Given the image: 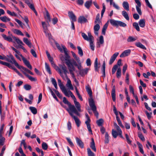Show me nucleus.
I'll return each mask as SVG.
<instances>
[{
	"mask_svg": "<svg viewBox=\"0 0 156 156\" xmlns=\"http://www.w3.org/2000/svg\"><path fill=\"white\" fill-rule=\"evenodd\" d=\"M63 49L65 55V63L68 68H75V67L77 68H81L82 67L80 62L77 63L73 58L70 59V56L67 53V50L65 46L62 45Z\"/></svg>",
	"mask_w": 156,
	"mask_h": 156,
	"instance_id": "obj_1",
	"label": "nucleus"
},
{
	"mask_svg": "<svg viewBox=\"0 0 156 156\" xmlns=\"http://www.w3.org/2000/svg\"><path fill=\"white\" fill-rule=\"evenodd\" d=\"M111 24L116 27H118L119 26L122 27H125L126 26V24L120 21L116 20L114 19H111L109 20Z\"/></svg>",
	"mask_w": 156,
	"mask_h": 156,
	"instance_id": "obj_2",
	"label": "nucleus"
},
{
	"mask_svg": "<svg viewBox=\"0 0 156 156\" xmlns=\"http://www.w3.org/2000/svg\"><path fill=\"white\" fill-rule=\"evenodd\" d=\"M89 104L91 110L94 114L97 117V118H98V113L97 111L96 106L95 105L94 101L92 98H91L89 100Z\"/></svg>",
	"mask_w": 156,
	"mask_h": 156,
	"instance_id": "obj_3",
	"label": "nucleus"
},
{
	"mask_svg": "<svg viewBox=\"0 0 156 156\" xmlns=\"http://www.w3.org/2000/svg\"><path fill=\"white\" fill-rule=\"evenodd\" d=\"M58 86L60 87V88L62 92L65 95L69 97L68 91L66 89V87L63 85V84L62 83L61 81L60 80L58 79Z\"/></svg>",
	"mask_w": 156,
	"mask_h": 156,
	"instance_id": "obj_4",
	"label": "nucleus"
},
{
	"mask_svg": "<svg viewBox=\"0 0 156 156\" xmlns=\"http://www.w3.org/2000/svg\"><path fill=\"white\" fill-rule=\"evenodd\" d=\"M88 37L84 33L82 32L81 35L83 38L85 40L87 41H91V40H94V37L91 35L90 32H88L87 33Z\"/></svg>",
	"mask_w": 156,
	"mask_h": 156,
	"instance_id": "obj_5",
	"label": "nucleus"
},
{
	"mask_svg": "<svg viewBox=\"0 0 156 156\" xmlns=\"http://www.w3.org/2000/svg\"><path fill=\"white\" fill-rule=\"evenodd\" d=\"M66 110L68 112L70 115L71 113L73 115H74L73 113H74L77 115L78 116L80 115V113L78 112L74 105L70 107V109H67Z\"/></svg>",
	"mask_w": 156,
	"mask_h": 156,
	"instance_id": "obj_6",
	"label": "nucleus"
},
{
	"mask_svg": "<svg viewBox=\"0 0 156 156\" xmlns=\"http://www.w3.org/2000/svg\"><path fill=\"white\" fill-rule=\"evenodd\" d=\"M7 56L8 58L11 59L12 60V62L13 63H14L15 66L17 68H25L23 66H20L19 65V64L17 63V62L14 59L13 56L11 54H10L9 55H7Z\"/></svg>",
	"mask_w": 156,
	"mask_h": 156,
	"instance_id": "obj_7",
	"label": "nucleus"
},
{
	"mask_svg": "<svg viewBox=\"0 0 156 156\" xmlns=\"http://www.w3.org/2000/svg\"><path fill=\"white\" fill-rule=\"evenodd\" d=\"M139 0H135V1L137 5L136 6V10L139 14L141 15L142 14V12L140 7L141 5V3Z\"/></svg>",
	"mask_w": 156,
	"mask_h": 156,
	"instance_id": "obj_8",
	"label": "nucleus"
},
{
	"mask_svg": "<svg viewBox=\"0 0 156 156\" xmlns=\"http://www.w3.org/2000/svg\"><path fill=\"white\" fill-rule=\"evenodd\" d=\"M68 16L70 19L72 20L71 21H76V17L72 11H69L68 12Z\"/></svg>",
	"mask_w": 156,
	"mask_h": 156,
	"instance_id": "obj_9",
	"label": "nucleus"
},
{
	"mask_svg": "<svg viewBox=\"0 0 156 156\" xmlns=\"http://www.w3.org/2000/svg\"><path fill=\"white\" fill-rule=\"evenodd\" d=\"M119 54V52H115L113 55H112L110 58L109 62V65H111L112 64V63L115 61L116 57Z\"/></svg>",
	"mask_w": 156,
	"mask_h": 156,
	"instance_id": "obj_10",
	"label": "nucleus"
},
{
	"mask_svg": "<svg viewBox=\"0 0 156 156\" xmlns=\"http://www.w3.org/2000/svg\"><path fill=\"white\" fill-rule=\"evenodd\" d=\"M78 22L81 24L88 22L87 19L83 16H80L78 19Z\"/></svg>",
	"mask_w": 156,
	"mask_h": 156,
	"instance_id": "obj_11",
	"label": "nucleus"
},
{
	"mask_svg": "<svg viewBox=\"0 0 156 156\" xmlns=\"http://www.w3.org/2000/svg\"><path fill=\"white\" fill-rule=\"evenodd\" d=\"M22 60L25 65L28 68H32V66L31 65L30 62L28 61L26 58L23 57L21 55Z\"/></svg>",
	"mask_w": 156,
	"mask_h": 156,
	"instance_id": "obj_12",
	"label": "nucleus"
},
{
	"mask_svg": "<svg viewBox=\"0 0 156 156\" xmlns=\"http://www.w3.org/2000/svg\"><path fill=\"white\" fill-rule=\"evenodd\" d=\"M131 50L130 49H127L125 50L120 55L121 58H123L129 55L130 53Z\"/></svg>",
	"mask_w": 156,
	"mask_h": 156,
	"instance_id": "obj_13",
	"label": "nucleus"
},
{
	"mask_svg": "<svg viewBox=\"0 0 156 156\" xmlns=\"http://www.w3.org/2000/svg\"><path fill=\"white\" fill-rule=\"evenodd\" d=\"M115 95V86H114L112 90L111 96L112 100L114 102L116 100Z\"/></svg>",
	"mask_w": 156,
	"mask_h": 156,
	"instance_id": "obj_14",
	"label": "nucleus"
},
{
	"mask_svg": "<svg viewBox=\"0 0 156 156\" xmlns=\"http://www.w3.org/2000/svg\"><path fill=\"white\" fill-rule=\"evenodd\" d=\"M56 70L62 76H63V73L66 75L68 73L67 69H56Z\"/></svg>",
	"mask_w": 156,
	"mask_h": 156,
	"instance_id": "obj_15",
	"label": "nucleus"
},
{
	"mask_svg": "<svg viewBox=\"0 0 156 156\" xmlns=\"http://www.w3.org/2000/svg\"><path fill=\"white\" fill-rule=\"evenodd\" d=\"M66 86L69 90H73V87L71 83L70 80L68 78H67V82Z\"/></svg>",
	"mask_w": 156,
	"mask_h": 156,
	"instance_id": "obj_16",
	"label": "nucleus"
},
{
	"mask_svg": "<svg viewBox=\"0 0 156 156\" xmlns=\"http://www.w3.org/2000/svg\"><path fill=\"white\" fill-rule=\"evenodd\" d=\"M10 31L8 32V34L10 35L9 36H11L12 38H13L17 43V44H24L18 38L14 36H13L11 34H10Z\"/></svg>",
	"mask_w": 156,
	"mask_h": 156,
	"instance_id": "obj_17",
	"label": "nucleus"
},
{
	"mask_svg": "<svg viewBox=\"0 0 156 156\" xmlns=\"http://www.w3.org/2000/svg\"><path fill=\"white\" fill-rule=\"evenodd\" d=\"M76 140L77 145L82 148L84 147V144L82 140L78 137H76Z\"/></svg>",
	"mask_w": 156,
	"mask_h": 156,
	"instance_id": "obj_18",
	"label": "nucleus"
},
{
	"mask_svg": "<svg viewBox=\"0 0 156 156\" xmlns=\"http://www.w3.org/2000/svg\"><path fill=\"white\" fill-rule=\"evenodd\" d=\"M70 115L71 116V117L73 118L75 122V123L78 127H79L80 126L81 122L80 121L79 119L76 116L73 115L72 114H70Z\"/></svg>",
	"mask_w": 156,
	"mask_h": 156,
	"instance_id": "obj_19",
	"label": "nucleus"
},
{
	"mask_svg": "<svg viewBox=\"0 0 156 156\" xmlns=\"http://www.w3.org/2000/svg\"><path fill=\"white\" fill-rule=\"evenodd\" d=\"M90 147L95 152L96 151V149L95 147L94 140L93 138H91V142L90 144Z\"/></svg>",
	"mask_w": 156,
	"mask_h": 156,
	"instance_id": "obj_20",
	"label": "nucleus"
},
{
	"mask_svg": "<svg viewBox=\"0 0 156 156\" xmlns=\"http://www.w3.org/2000/svg\"><path fill=\"white\" fill-rule=\"evenodd\" d=\"M3 38L5 40H6L9 42H12V39L11 36H7L3 34L2 35Z\"/></svg>",
	"mask_w": 156,
	"mask_h": 156,
	"instance_id": "obj_21",
	"label": "nucleus"
},
{
	"mask_svg": "<svg viewBox=\"0 0 156 156\" xmlns=\"http://www.w3.org/2000/svg\"><path fill=\"white\" fill-rule=\"evenodd\" d=\"M92 3V0H88L84 4L85 7L88 9H89Z\"/></svg>",
	"mask_w": 156,
	"mask_h": 156,
	"instance_id": "obj_22",
	"label": "nucleus"
},
{
	"mask_svg": "<svg viewBox=\"0 0 156 156\" xmlns=\"http://www.w3.org/2000/svg\"><path fill=\"white\" fill-rule=\"evenodd\" d=\"M75 69H69V71L71 75L72 76V77L74 81L76 82V84H78V81L77 80L73 72V71Z\"/></svg>",
	"mask_w": 156,
	"mask_h": 156,
	"instance_id": "obj_23",
	"label": "nucleus"
},
{
	"mask_svg": "<svg viewBox=\"0 0 156 156\" xmlns=\"http://www.w3.org/2000/svg\"><path fill=\"white\" fill-rule=\"evenodd\" d=\"M23 73L31 81H37V79L36 78L29 75L26 73L24 71H23Z\"/></svg>",
	"mask_w": 156,
	"mask_h": 156,
	"instance_id": "obj_24",
	"label": "nucleus"
},
{
	"mask_svg": "<svg viewBox=\"0 0 156 156\" xmlns=\"http://www.w3.org/2000/svg\"><path fill=\"white\" fill-rule=\"evenodd\" d=\"M101 64L100 62H98V59L96 58L94 62V68H99L100 67Z\"/></svg>",
	"mask_w": 156,
	"mask_h": 156,
	"instance_id": "obj_25",
	"label": "nucleus"
},
{
	"mask_svg": "<svg viewBox=\"0 0 156 156\" xmlns=\"http://www.w3.org/2000/svg\"><path fill=\"white\" fill-rule=\"evenodd\" d=\"M122 60L119 59L118 61L116 64L112 68H120V66L122 65Z\"/></svg>",
	"mask_w": 156,
	"mask_h": 156,
	"instance_id": "obj_26",
	"label": "nucleus"
},
{
	"mask_svg": "<svg viewBox=\"0 0 156 156\" xmlns=\"http://www.w3.org/2000/svg\"><path fill=\"white\" fill-rule=\"evenodd\" d=\"M122 5L124 9L127 11L129 10V5L127 2H123L122 3Z\"/></svg>",
	"mask_w": 156,
	"mask_h": 156,
	"instance_id": "obj_27",
	"label": "nucleus"
},
{
	"mask_svg": "<svg viewBox=\"0 0 156 156\" xmlns=\"http://www.w3.org/2000/svg\"><path fill=\"white\" fill-rule=\"evenodd\" d=\"M63 102L65 104H67L69 106V108L68 109H70V107H71L72 106H73L74 105H72L67 100L66 98L65 97H64L63 98Z\"/></svg>",
	"mask_w": 156,
	"mask_h": 156,
	"instance_id": "obj_28",
	"label": "nucleus"
},
{
	"mask_svg": "<svg viewBox=\"0 0 156 156\" xmlns=\"http://www.w3.org/2000/svg\"><path fill=\"white\" fill-rule=\"evenodd\" d=\"M0 19L2 22H6L10 20V18H8L5 16L1 17H0Z\"/></svg>",
	"mask_w": 156,
	"mask_h": 156,
	"instance_id": "obj_29",
	"label": "nucleus"
},
{
	"mask_svg": "<svg viewBox=\"0 0 156 156\" xmlns=\"http://www.w3.org/2000/svg\"><path fill=\"white\" fill-rule=\"evenodd\" d=\"M4 126V124H2L0 128V138H4L2 136V135L4 134L3 129Z\"/></svg>",
	"mask_w": 156,
	"mask_h": 156,
	"instance_id": "obj_30",
	"label": "nucleus"
},
{
	"mask_svg": "<svg viewBox=\"0 0 156 156\" xmlns=\"http://www.w3.org/2000/svg\"><path fill=\"white\" fill-rule=\"evenodd\" d=\"M74 103L78 111L79 112H80L81 111L80 108L81 107L80 104L76 100L74 101Z\"/></svg>",
	"mask_w": 156,
	"mask_h": 156,
	"instance_id": "obj_31",
	"label": "nucleus"
},
{
	"mask_svg": "<svg viewBox=\"0 0 156 156\" xmlns=\"http://www.w3.org/2000/svg\"><path fill=\"white\" fill-rule=\"evenodd\" d=\"M139 24L141 27H144L145 25V21L144 19H141L139 21Z\"/></svg>",
	"mask_w": 156,
	"mask_h": 156,
	"instance_id": "obj_32",
	"label": "nucleus"
},
{
	"mask_svg": "<svg viewBox=\"0 0 156 156\" xmlns=\"http://www.w3.org/2000/svg\"><path fill=\"white\" fill-rule=\"evenodd\" d=\"M45 18L48 24H49V23L51 21V18L49 13L47 11H46V15L45 16Z\"/></svg>",
	"mask_w": 156,
	"mask_h": 156,
	"instance_id": "obj_33",
	"label": "nucleus"
},
{
	"mask_svg": "<svg viewBox=\"0 0 156 156\" xmlns=\"http://www.w3.org/2000/svg\"><path fill=\"white\" fill-rule=\"evenodd\" d=\"M138 47L142 49H143L144 50H146V48L140 42H137L135 44Z\"/></svg>",
	"mask_w": 156,
	"mask_h": 156,
	"instance_id": "obj_34",
	"label": "nucleus"
},
{
	"mask_svg": "<svg viewBox=\"0 0 156 156\" xmlns=\"http://www.w3.org/2000/svg\"><path fill=\"white\" fill-rule=\"evenodd\" d=\"M122 14L127 20H129V17L126 12L125 10L122 11Z\"/></svg>",
	"mask_w": 156,
	"mask_h": 156,
	"instance_id": "obj_35",
	"label": "nucleus"
},
{
	"mask_svg": "<svg viewBox=\"0 0 156 156\" xmlns=\"http://www.w3.org/2000/svg\"><path fill=\"white\" fill-rule=\"evenodd\" d=\"M0 64L4 66H6L9 68L12 67V65L10 63L4 62L1 60H0Z\"/></svg>",
	"mask_w": 156,
	"mask_h": 156,
	"instance_id": "obj_36",
	"label": "nucleus"
},
{
	"mask_svg": "<svg viewBox=\"0 0 156 156\" xmlns=\"http://www.w3.org/2000/svg\"><path fill=\"white\" fill-rule=\"evenodd\" d=\"M112 0H109V1L110 5H113V6L117 10H119V7L117 5H116L114 2H113Z\"/></svg>",
	"mask_w": 156,
	"mask_h": 156,
	"instance_id": "obj_37",
	"label": "nucleus"
},
{
	"mask_svg": "<svg viewBox=\"0 0 156 156\" xmlns=\"http://www.w3.org/2000/svg\"><path fill=\"white\" fill-rule=\"evenodd\" d=\"M88 156H95L94 154L91 151L89 148L87 149Z\"/></svg>",
	"mask_w": 156,
	"mask_h": 156,
	"instance_id": "obj_38",
	"label": "nucleus"
},
{
	"mask_svg": "<svg viewBox=\"0 0 156 156\" xmlns=\"http://www.w3.org/2000/svg\"><path fill=\"white\" fill-rule=\"evenodd\" d=\"M71 52L73 56V57L75 59L76 61L77 62H80V58L76 55V54L73 51H71Z\"/></svg>",
	"mask_w": 156,
	"mask_h": 156,
	"instance_id": "obj_39",
	"label": "nucleus"
},
{
	"mask_svg": "<svg viewBox=\"0 0 156 156\" xmlns=\"http://www.w3.org/2000/svg\"><path fill=\"white\" fill-rule=\"evenodd\" d=\"M104 142L105 144H108L109 142V135L107 132L105 134Z\"/></svg>",
	"mask_w": 156,
	"mask_h": 156,
	"instance_id": "obj_40",
	"label": "nucleus"
},
{
	"mask_svg": "<svg viewBox=\"0 0 156 156\" xmlns=\"http://www.w3.org/2000/svg\"><path fill=\"white\" fill-rule=\"evenodd\" d=\"M78 49V53L80 56H82L83 55V52L81 48L79 46L77 47Z\"/></svg>",
	"mask_w": 156,
	"mask_h": 156,
	"instance_id": "obj_41",
	"label": "nucleus"
},
{
	"mask_svg": "<svg viewBox=\"0 0 156 156\" xmlns=\"http://www.w3.org/2000/svg\"><path fill=\"white\" fill-rule=\"evenodd\" d=\"M30 109L34 114L35 115L37 114V111L35 108L33 107H30Z\"/></svg>",
	"mask_w": 156,
	"mask_h": 156,
	"instance_id": "obj_42",
	"label": "nucleus"
},
{
	"mask_svg": "<svg viewBox=\"0 0 156 156\" xmlns=\"http://www.w3.org/2000/svg\"><path fill=\"white\" fill-rule=\"evenodd\" d=\"M14 32L17 35H19L21 36H23V33L19 30L14 29L13 30Z\"/></svg>",
	"mask_w": 156,
	"mask_h": 156,
	"instance_id": "obj_43",
	"label": "nucleus"
},
{
	"mask_svg": "<svg viewBox=\"0 0 156 156\" xmlns=\"http://www.w3.org/2000/svg\"><path fill=\"white\" fill-rule=\"evenodd\" d=\"M103 122L104 120L102 119H100L96 121V123L99 126H102Z\"/></svg>",
	"mask_w": 156,
	"mask_h": 156,
	"instance_id": "obj_44",
	"label": "nucleus"
},
{
	"mask_svg": "<svg viewBox=\"0 0 156 156\" xmlns=\"http://www.w3.org/2000/svg\"><path fill=\"white\" fill-rule=\"evenodd\" d=\"M112 135L114 138H116L119 135L118 132H117L116 130H114V129L112 130Z\"/></svg>",
	"mask_w": 156,
	"mask_h": 156,
	"instance_id": "obj_45",
	"label": "nucleus"
},
{
	"mask_svg": "<svg viewBox=\"0 0 156 156\" xmlns=\"http://www.w3.org/2000/svg\"><path fill=\"white\" fill-rule=\"evenodd\" d=\"M138 146V147L139 149L140 152L142 154H144V152L143 149L142 145L140 144L139 143H137Z\"/></svg>",
	"mask_w": 156,
	"mask_h": 156,
	"instance_id": "obj_46",
	"label": "nucleus"
},
{
	"mask_svg": "<svg viewBox=\"0 0 156 156\" xmlns=\"http://www.w3.org/2000/svg\"><path fill=\"white\" fill-rule=\"evenodd\" d=\"M86 89L89 96H91L92 93L90 88L89 87L86 86Z\"/></svg>",
	"mask_w": 156,
	"mask_h": 156,
	"instance_id": "obj_47",
	"label": "nucleus"
},
{
	"mask_svg": "<svg viewBox=\"0 0 156 156\" xmlns=\"http://www.w3.org/2000/svg\"><path fill=\"white\" fill-rule=\"evenodd\" d=\"M51 81L52 84L53 85L55 89H57L58 87L57 86V82L55 79L54 78H52Z\"/></svg>",
	"mask_w": 156,
	"mask_h": 156,
	"instance_id": "obj_48",
	"label": "nucleus"
},
{
	"mask_svg": "<svg viewBox=\"0 0 156 156\" xmlns=\"http://www.w3.org/2000/svg\"><path fill=\"white\" fill-rule=\"evenodd\" d=\"M133 26L137 31H140V27L139 26L138 24L137 23H133Z\"/></svg>",
	"mask_w": 156,
	"mask_h": 156,
	"instance_id": "obj_49",
	"label": "nucleus"
},
{
	"mask_svg": "<svg viewBox=\"0 0 156 156\" xmlns=\"http://www.w3.org/2000/svg\"><path fill=\"white\" fill-rule=\"evenodd\" d=\"M114 126L115 129H116L117 132H118V133L122 131L119 126L117 125V124L115 122L114 123Z\"/></svg>",
	"mask_w": 156,
	"mask_h": 156,
	"instance_id": "obj_50",
	"label": "nucleus"
},
{
	"mask_svg": "<svg viewBox=\"0 0 156 156\" xmlns=\"http://www.w3.org/2000/svg\"><path fill=\"white\" fill-rule=\"evenodd\" d=\"M68 91V93L69 94V96H70V97L73 99L74 100V101H76V98L75 97V96H74V95L73 94L72 92L70 90H69V91Z\"/></svg>",
	"mask_w": 156,
	"mask_h": 156,
	"instance_id": "obj_51",
	"label": "nucleus"
},
{
	"mask_svg": "<svg viewBox=\"0 0 156 156\" xmlns=\"http://www.w3.org/2000/svg\"><path fill=\"white\" fill-rule=\"evenodd\" d=\"M0 114L1 116V119L2 120H3L5 118L4 115H2V102L0 101Z\"/></svg>",
	"mask_w": 156,
	"mask_h": 156,
	"instance_id": "obj_52",
	"label": "nucleus"
},
{
	"mask_svg": "<svg viewBox=\"0 0 156 156\" xmlns=\"http://www.w3.org/2000/svg\"><path fill=\"white\" fill-rule=\"evenodd\" d=\"M100 16V14L99 13L97 15L95 20L94 21V23L95 24H96L98 23H100L101 22L99 19Z\"/></svg>",
	"mask_w": 156,
	"mask_h": 156,
	"instance_id": "obj_53",
	"label": "nucleus"
},
{
	"mask_svg": "<svg viewBox=\"0 0 156 156\" xmlns=\"http://www.w3.org/2000/svg\"><path fill=\"white\" fill-rule=\"evenodd\" d=\"M121 75V69H118L116 73V76L117 78H119Z\"/></svg>",
	"mask_w": 156,
	"mask_h": 156,
	"instance_id": "obj_54",
	"label": "nucleus"
},
{
	"mask_svg": "<svg viewBox=\"0 0 156 156\" xmlns=\"http://www.w3.org/2000/svg\"><path fill=\"white\" fill-rule=\"evenodd\" d=\"M108 25L107 24V23L105 24L103 26L102 30V33L104 35H105V31L107 28Z\"/></svg>",
	"mask_w": 156,
	"mask_h": 156,
	"instance_id": "obj_55",
	"label": "nucleus"
},
{
	"mask_svg": "<svg viewBox=\"0 0 156 156\" xmlns=\"http://www.w3.org/2000/svg\"><path fill=\"white\" fill-rule=\"evenodd\" d=\"M116 119L118 121L119 125L122 128H124V126L122 125L119 118V116L116 117Z\"/></svg>",
	"mask_w": 156,
	"mask_h": 156,
	"instance_id": "obj_56",
	"label": "nucleus"
},
{
	"mask_svg": "<svg viewBox=\"0 0 156 156\" xmlns=\"http://www.w3.org/2000/svg\"><path fill=\"white\" fill-rule=\"evenodd\" d=\"M93 40H91V41H89L90 42V47L91 49L94 51V45L93 44Z\"/></svg>",
	"mask_w": 156,
	"mask_h": 156,
	"instance_id": "obj_57",
	"label": "nucleus"
},
{
	"mask_svg": "<svg viewBox=\"0 0 156 156\" xmlns=\"http://www.w3.org/2000/svg\"><path fill=\"white\" fill-rule=\"evenodd\" d=\"M136 39L132 36H129L127 39L128 42H132L135 41Z\"/></svg>",
	"mask_w": 156,
	"mask_h": 156,
	"instance_id": "obj_58",
	"label": "nucleus"
},
{
	"mask_svg": "<svg viewBox=\"0 0 156 156\" xmlns=\"http://www.w3.org/2000/svg\"><path fill=\"white\" fill-rule=\"evenodd\" d=\"M24 88L27 90H30L31 88V86L28 84H26L24 86Z\"/></svg>",
	"mask_w": 156,
	"mask_h": 156,
	"instance_id": "obj_59",
	"label": "nucleus"
},
{
	"mask_svg": "<svg viewBox=\"0 0 156 156\" xmlns=\"http://www.w3.org/2000/svg\"><path fill=\"white\" fill-rule=\"evenodd\" d=\"M100 28V26L98 24H97L94 26V31H98Z\"/></svg>",
	"mask_w": 156,
	"mask_h": 156,
	"instance_id": "obj_60",
	"label": "nucleus"
},
{
	"mask_svg": "<svg viewBox=\"0 0 156 156\" xmlns=\"http://www.w3.org/2000/svg\"><path fill=\"white\" fill-rule=\"evenodd\" d=\"M5 140V138H0V147L4 145Z\"/></svg>",
	"mask_w": 156,
	"mask_h": 156,
	"instance_id": "obj_61",
	"label": "nucleus"
},
{
	"mask_svg": "<svg viewBox=\"0 0 156 156\" xmlns=\"http://www.w3.org/2000/svg\"><path fill=\"white\" fill-rule=\"evenodd\" d=\"M42 148L44 150H46L48 147L47 144L45 142H43L42 144Z\"/></svg>",
	"mask_w": 156,
	"mask_h": 156,
	"instance_id": "obj_62",
	"label": "nucleus"
},
{
	"mask_svg": "<svg viewBox=\"0 0 156 156\" xmlns=\"http://www.w3.org/2000/svg\"><path fill=\"white\" fill-rule=\"evenodd\" d=\"M23 41L27 45H29L30 44L31 42L28 40V39L26 38H24Z\"/></svg>",
	"mask_w": 156,
	"mask_h": 156,
	"instance_id": "obj_63",
	"label": "nucleus"
},
{
	"mask_svg": "<svg viewBox=\"0 0 156 156\" xmlns=\"http://www.w3.org/2000/svg\"><path fill=\"white\" fill-rule=\"evenodd\" d=\"M55 44L59 50L60 52H63V51H64V50H63L62 48L60 47L59 44L57 42L55 43Z\"/></svg>",
	"mask_w": 156,
	"mask_h": 156,
	"instance_id": "obj_64",
	"label": "nucleus"
}]
</instances>
